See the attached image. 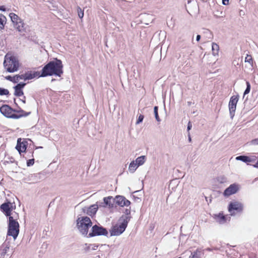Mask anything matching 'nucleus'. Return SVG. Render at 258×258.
<instances>
[{"instance_id": "nucleus-1", "label": "nucleus", "mask_w": 258, "mask_h": 258, "mask_svg": "<svg viewBox=\"0 0 258 258\" xmlns=\"http://www.w3.org/2000/svg\"><path fill=\"white\" fill-rule=\"evenodd\" d=\"M62 68V61L60 59L55 58L44 66L39 77H45L53 75L60 77L63 74Z\"/></svg>"}, {"instance_id": "nucleus-2", "label": "nucleus", "mask_w": 258, "mask_h": 258, "mask_svg": "<svg viewBox=\"0 0 258 258\" xmlns=\"http://www.w3.org/2000/svg\"><path fill=\"white\" fill-rule=\"evenodd\" d=\"M0 112L6 117L18 119L22 117L29 115L31 112H26L23 110H16L13 109L8 105H3L0 107Z\"/></svg>"}, {"instance_id": "nucleus-3", "label": "nucleus", "mask_w": 258, "mask_h": 258, "mask_svg": "<svg viewBox=\"0 0 258 258\" xmlns=\"http://www.w3.org/2000/svg\"><path fill=\"white\" fill-rule=\"evenodd\" d=\"M130 217L128 216H122L120 220H122L121 223L113 225L110 230V236H118L122 234L125 230Z\"/></svg>"}, {"instance_id": "nucleus-4", "label": "nucleus", "mask_w": 258, "mask_h": 258, "mask_svg": "<svg viewBox=\"0 0 258 258\" xmlns=\"http://www.w3.org/2000/svg\"><path fill=\"white\" fill-rule=\"evenodd\" d=\"M4 66L7 72L13 73L18 70L19 62L14 56L7 54L5 57Z\"/></svg>"}, {"instance_id": "nucleus-5", "label": "nucleus", "mask_w": 258, "mask_h": 258, "mask_svg": "<svg viewBox=\"0 0 258 258\" xmlns=\"http://www.w3.org/2000/svg\"><path fill=\"white\" fill-rule=\"evenodd\" d=\"M77 222V227L80 233L83 235L87 236L88 229L92 225L90 218L88 217L78 218Z\"/></svg>"}, {"instance_id": "nucleus-6", "label": "nucleus", "mask_w": 258, "mask_h": 258, "mask_svg": "<svg viewBox=\"0 0 258 258\" xmlns=\"http://www.w3.org/2000/svg\"><path fill=\"white\" fill-rule=\"evenodd\" d=\"M19 233V224L13 216L9 218L8 235L12 236L15 240Z\"/></svg>"}, {"instance_id": "nucleus-7", "label": "nucleus", "mask_w": 258, "mask_h": 258, "mask_svg": "<svg viewBox=\"0 0 258 258\" xmlns=\"http://www.w3.org/2000/svg\"><path fill=\"white\" fill-rule=\"evenodd\" d=\"M108 233V231L106 228L102 226H99L97 225H95L92 227V231L89 233L87 237H91L99 235L107 236Z\"/></svg>"}, {"instance_id": "nucleus-8", "label": "nucleus", "mask_w": 258, "mask_h": 258, "mask_svg": "<svg viewBox=\"0 0 258 258\" xmlns=\"http://www.w3.org/2000/svg\"><path fill=\"white\" fill-rule=\"evenodd\" d=\"M238 99V95H234L230 98V101L229 102V110L231 119H233V117L234 116L236 105Z\"/></svg>"}, {"instance_id": "nucleus-9", "label": "nucleus", "mask_w": 258, "mask_h": 258, "mask_svg": "<svg viewBox=\"0 0 258 258\" xmlns=\"http://www.w3.org/2000/svg\"><path fill=\"white\" fill-rule=\"evenodd\" d=\"M243 205L237 201L231 202L228 207V210L229 212H230L231 215H233L235 214L233 211H236L237 213L242 212L243 210Z\"/></svg>"}, {"instance_id": "nucleus-10", "label": "nucleus", "mask_w": 258, "mask_h": 258, "mask_svg": "<svg viewBox=\"0 0 258 258\" xmlns=\"http://www.w3.org/2000/svg\"><path fill=\"white\" fill-rule=\"evenodd\" d=\"M115 203V198L111 196L105 197L103 199V202L99 204L100 207H108L109 208H113Z\"/></svg>"}, {"instance_id": "nucleus-11", "label": "nucleus", "mask_w": 258, "mask_h": 258, "mask_svg": "<svg viewBox=\"0 0 258 258\" xmlns=\"http://www.w3.org/2000/svg\"><path fill=\"white\" fill-rule=\"evenodd\" d=\"M1 211L5 214L7 217L11 216V212L13 210L12 203L10 202L4 203L0 206Z\"/></svg>"}, {"instance_id": "nucleus-12", "label": "nucleus", "mask_w": 258, "mask_h": 258, "mask_svg": "<svg viewBox=\"0 0 258 258\" xmlns=\"http://www.w3.org/2000/svg\"><path fill=\"white\" fill-rule=\"evenodd\" d=\"M115 203L120 207H128L131 202L122 196H116L115 198Z\"/></svg>"}, {"instance_id": "nucleus-13", "label": "nucleus", "mask_w": 258, "mask_h": 258, "mask_svg": "<svg viewBox=\"0 0 258 258\" xmlns=\"http://www.w3.org/2000/svg\"><path fill=\"white\" fill-rule=\"evenodd\" d=\"M236 160L241 161L247 164H250V163H255L257 160V157L255 156H247L240 155L236 157Z\"/></svg>"}, {"instance_id": "nucleus-14", "label": "nucleus", "mask_w": 258, "mask_h": 258, "mask_svg": "<svg viewBox=\"0 0 258 258\" xmlns=\"http://www.w3.org/2000/svg\"><path fill=\"white\" fill-rule=\"evenodd\" d=\"M238 186L235 184H231L228 188H227L224 192L225 196H229L234 194L238 190Z\"/></svg>"}, {"instance_id": "nucleus-15", "label": "nucleus", "mask_w": 258, "mask_h": 258, "mask_svg": "<svg viewBox=\"0 0 258 258\" xmlns=\"http://www.w3.org/2000/svg\"><path fill=\"white\" fill-rule=\"evenodd\" d=\"M21 139L19 138L18 139L17 144L16 147V149L20 153L25 152L27 146V142L26 141H24L21 142Z\"/></svg>"}, {"instance_id": "nucleus-16", "label": "nucleus", "mask_w": 258, "mask_h": 258, "mask_svg": "<svg viewBox=\"0 0 258 258\" xmlns=\"http://www.w3.org/2000/svg\"><path fill=\"white\" fill-rule=\"evenodd\" d=\"M10 249L9 243L4 242L0 246V258H5V256Z\"/></svg>"}, {"instance_id": "nucleus-17", "label": "nucleus", "mask_w": 258, "mask_h": 258, "mask_svg": "<svg viewBox=\"0 0 258 258\" xmlns=\"http://www.w3.org/2000/svg\"><path fill=\"white\" fill-rule=\"evenodd\" d=\"M15 28L21 33L25 32V28L24 27V23L22 19L18 21L15 24H14Z\"/></svg>"}, {"instance_id": "nucleus-18", "label": "nucleus", "mask_w": 258, "mask_h": 258, "mask_svg": "<svg viewBox=\"0 0 258 258\" xmlns=\"http://www.w3.org/2000/svg\"><path fill=\"white\" fill-rule=\"evenodd\" d=\"M40 73L39 72H28L25 73V81L31 80L35 77H40Z\"/></svg>"}, {"instance_id": "nucleus-19", "label": "nucleus", "mask_w": 258, "mask_h": 258, "mask_svg": "<svg viewBox=\"0 0 258 258\" xmlns=\"http://www.w3.org/2000/svg\"><path fill=\"white\" fill-rule=\"evenodd\" d=\"M99 205H93L90 206L87 210V214L90 216L94 215L97 212Z\"/></svg>"}, {"instance_id": "nucleus-20", "label": "nucleus", "mask_w": 258, "mask_h": 258, "mask_svg": "<svg viewBox=\"0 0 258 258\" xmlns=\"http://www.w3.org/2000/svg\"><path fill=\"white\" fill-rule=\"evenodd\" d=\"M138 167L139 166L135 163V161H133L130 163L128 170L131 173H133Z\"/></svg>"}, {"instance_id": "nucleus-21", "label": "nucleus", "mask_w": 258, "mask_h": 258, "mask_svg": "<svg viewBox=\"0 0 258 258\" xmlns=\"http://www.w3.org/2000/svg\"><path fill=\"white\" fill-rule=\"evenodd\" d=\"M212 53H213V55H214V56L218 55L219 51V46L217 44L214 43V42L212 43Z\"/></svg>"}, {"instance_id": "nucleus-22", "label": "nucleus", "mask_w": 258, "mask_h": 258, "mask_svg": "<svg viewBox=\"0 0 258 258\" xmlns=\"http://www.w3.org/2000/svg\"><path fill=\"white\" fill-rule=\"evenodd\" d=\"M146 160V157L145 156H141L139 157H138L135 161V163H137V164L140 166L141 165H142L144 164Z\"/></svg>"}, {"instance_id": "nucleus-23", "label": "nucleus", "mask_w": 258, "mask_h": 258, "mask_svg": "<svg viewBox=\"0 0 258 258\" xmlns=\"http://www.w3.org/2000/svg\"><path fill=\"white\" fill-rule=\"evenodd\" d=\"M9 16L14 24L21 19L18 15L13 13H10Z\"/></svg>"}, {"instance_id": "nucleus-24", "label": "nucleus", "mask_w": 258, "mask_h": 258, "mask_svg": "<svg viewBox=\"0 0 258 258\" xmlns=\"http://www.w3.org/2000/svg\"><path fill=\"white\" fill-rule=\"evenodd\" d=\"M6 23V18L3 15H0V30L4 28Z\"/></svg>"}, {"instance_id": "nucleus-25", "label": "nucleus", "mask_w": 258, "mask_h": 258, "mask_svg": "<svg viewBox=\"0 0 258 258\" xmlns=\"http://www.w3.org/2000/svg\"><path fill=\"white\" fill-rule=\"evenodd\" d=\"M245 62L248 63L250 67H253V60L250 55H247L245 58Z\"/></svg>"}, {"instance_id": "nucleus-26", "label": "nucleus", "mask_w": 258, "mask_h": 258, "mask_svg": "<svg viewBox=\"0 0 258 258\" xmlns=\"http://www.w3.org/2000/svg\"><path fill=\"white\" fill-rule=\"evenodd\" d=\"M191 254L194 258H200L201 255V251L199 249H197L194 253L191 252Z\"/></svg>"}, {"instance_id": "nucleus-27", "label": "nucleus", "mask_w": 258, "mask_h": 258, "mask_svg": "<svg viewBox=\"0 0 258 258\" xmlns=\"http://www.w3.org/2000/svg\"><path fill=\"white\" fill-rule=\"evenodd\" d=\"M158 106H155L154 107V112L155 118L157 121H160V119L159 115H158Z\"/></svg>"}, {"instance_id": "nucleus-28", "label": "nucleus", "mask_w": 258, "mask_h": 258, "mask_svg": "<svg viewBox=\"0 0 258 258\" xmlns=\"http://www.w3.org/2000/svg\"><path fill=\"white\" fill-rule=\"evenodd\" d=\"M77 13H78V15L80 18L82 19L83 18L84 11L82 10V9L79 7H77Z\"/></svg>"}, {"instance_id": "nucleus-29", "label": "nucleus", "mask_w": 258, "mask_h": 258, "mask_svg": "<svg viewBox=\"0 0 258 258\" xmlns=\"http://www.w3.org/2000/svg\"><path fill=\"white\" fill-rule=\"evenodd\" d=\"M15 93L14 95L17 96H21L23 95L24 93L21 89H17V88H14Z\"/></svg>"}, {"instance_id": "nucleus-30", "label": "nucleus", "mask_w": 258, "mask_h": 258, "mask_svg": "<svg viewBox=\"0 0 258 258\" xmlns=\"http://www.w3.org/2000/svg\"><path fill=\"white\" fill-rule=\"evenodd\" d=\"M246 88L244 92V96L248 94L250 90V84L249 82H246Z\"/></svg>"}, {"instance_id": "nucleus-31", "label": "nucleus", "mask_w": 258, "mask_h": 258, "mask_svg": "<svg viewBox=\"0 0 258 258\" xmlns=\"http://www.w3.org/2000/svg\"><path fill=\"white\" fill-rule=\"evenodd\" d=\"M9 91L8 89L0 88V95H8Z\"/></svg>"}, {"instance_id": "nucleus-32", "label": "nucleus", "mask_w": 258, "mask_h": 258, "mask_svg": "<svg viewBox=\"0 0 258 258\" xmlns=\"http://www.w3.org/2000/svg\"><path fill=\"white\" fill-rule=\"evenodd\" d=\"M26 85L25 83H20L18 84L16 86H15L14 88H17V89H22Z\"/></svg>"}, {"instance_id": "nucleus-33", "label": "nucleus", "mask_w": 258, "mask_h": 258, "mask_svg": "<svg viewBox=\"0 0 258 258\" xmlns=\"http://www.w3.org/2000/svg\"><path fill=\"white\" fill-rule=\"evenodd\" d=\"M144 116L142 114H140L138 117V119L136 122V124H138L140 123L141 122H142L144 119Z\"/></svg>"}, {"instance_id": "nucleus-34", "label": "nucleus", "mask_w": 258, "mask_h": 258, "mask_svg": "<svg viewBox=\"0 0 258 258\" xmlns=\"http://www.w3.org/2000/svg\"><path fill=\"white\" fill-rule=\"evenodd\" d=\"M98 247V245H96V244H90L88 246L87 248H88V249L96 250V249H97Z\"/></svg>"}, {"instance_id": "nucleus-35", "label": "nucleus", "mask_w": 258, "mask_h": 258, "mask_svg": "<svg viewBox=\"0 0 258 258\" xmlns=\"http://www.w3.org/2000/svg\"><path fill=\"white\" fill-rule=\"evenodd\" d=\"M250 144L252 145H258V138L252 140L250 142Z\"/></svg>"}, {"instance_id": "nucleus-36", "label": "nucleus", "mask_w": 258, "mask_h": 258, "mask_svg": "<svg viewBox=\"0 0 258 258\" xmlns=\"http://www.w3.org/2000/svg\"><path fill=\"white\" fill-rule=\"evenodd\" d=\"M34 159H29L27 161V165L28 166H32L34 164Z\"/></svg>"}, {"instance_id": "nucleus-37", "label": "nucleus", "mask_w": 258, "mask_h": 258, "mask_svg": "<svg viewBox=\"0 0 258 258\" xmlns=\"http://www.w3.org/2000/svg\"><path fill=\"white\" fill-rule=\"evenodd\" d=\"M17 78H19V80H24V81H25V74H22L21 75H17Z\"/></svg>"}, {"instance_id": "nucleus-38", "label": "nucleus", "mask_w": 258, "mask_h": 258, "mask_svg": "<svg viewBox=\"0 0 258 258\" xmlns=\"http://www.w3.org/2000/svg\"><path fill=\"white\" fill-rule=\"evenodd\" d=\"M191 127H192V123L190 121H189L188 122L187 127V131L189 132V131L191 128Z\"/></svg>"}, {"instance_id": "nucleus-39", "label": "nucleus", "mask_w": 258, "mask_h": 258, "mask_svg": "<svg viewBox=\"0 0 258 258\" xmlns=\"http://www.w3.org/2000/svg\"><path fill=\"white\" fill-rule=\"evenodd\" d=\"M126 215H128L131 214V208L126 209L124 212Z\"/></svg>"}, {"instance_id": "nucleus-40", "label": "nucleus", "mask_w": 258, "mask_h": 258, "mask_svg": "<svg viewBox=\"0 0 258 258\" xmlns=\"http://www.w3.org/2000/svg\"><path fill=\"white\" fill-rule=\"evenodd\" d=\"M13 78L14 77H12L11 76H7L6 77V79L8 80H9L10 81H13Z\"/></svg>"}, {"instance_id": "nucleus-41", "label": "nucleus", "mask_w": 258, "mask_h": 258, "mask_svg": "<svg viewBox=\"0 0 258 258\" xmlns=\"http://www.w3.org/2000/svg\"><path fill=\"white\" fill-rule=\"evenodd\" d=\"M19 81V78H17V76L14 77L13 81L14 83H17Z\"/></svg>"}, {"instance_id": "nucleus-42", "label": "nucleus", "mask_w": 258, "mask_h": 258, "mask_svg": "<svg viewBox=\"0 0 258 258\" xmlns=\"http://www.w3.org/2000/svg\"><path fill=\"white\" fill-rule=\"evenodd\" d=\"M222 4L224 5H228L229 4V0H222Z\"/></svg>"}, {"instance_id": "nucleus-43", "label": "nucleus", "mask_w": 258, "mask_h": 258, "mask_svg": "<svg viewBox=\"0 0 258 258\" xmlns=\"http://www.w3.org/2000/svg\"><path fill=\"white\" fill-rule=\"evenodd\" d=\"M201 39V36L200 35H198L196 37V40L197 41H199Z\"/></svg>"}, {"instance_id": "nucleus-44", "label": "nucleus", "mask_w": 258, "mask_h": 258, "mask_svg": "<svg viewBox=\"0 0 258 258\" xmlns=\"http://www.w3.org/2000/svg\"><path fill=\"white\" fill-rule=\"evenodd\" d=\"M219 217H220L221 219H222V220H225V217L224 216H223V215L221 216L220 214H219Z\"/></svg>"}, {"instance_id": "nucleus-45", "label": "nucleus", "mask_w": 258, "mask_h": 258, "mask_svg": "<svg viewBox=\"0 0 258 258\" xmlns=\"http://www.w3.org/2000/svg\"><path fill=\"white\" fill-rule=\"evenodd\" d=\"M188 141L189 142H190L191 141V139L189 133H188Z\"/></svg>"}, {"instance_id": "nucleus-46", "label": "nucleus", "mask_w": 258, "mask_h": 258, "mask_svg": "<svg viewBox=\"0 0 258 258\" xmlns=\"http://www.w3.org/2000/svg\"><path fill=\"white\" fill-rule=\"evenodd\" d=\"M25 96H23V99H21V100L23 102V103H26V101H25Z\"/></svg>"}, {"instance_id": "nucleus-47", "label": "nucleus", "mask_w": 258, "mask_h": 258, "mask_svg": "<svg viewBox=\"0 0 258 258\" xmlns=\"http://www.w3.org/2000/svg\"><path fill=\"white\" fill-rule=\"evenodd\" d=\"M0 10L3 11H5V9L4 7V6H2V7H0Z\"/></svg>"}, {"instance_id": "nucleus-48", "label": "nucleus", "mask_w": 258, "mask_h": 258, "mask_svg": "<svg viewBox=\"0 0 258 258\" xmlns=\"http://www.w3.org/2000/svg\"><path fill=\"white\" fill-rule=\"evenodd\" d=\"M188 258H194V257H193V256H192V255H191V254H190V255L189 256V257H188Z\"/></svg>"}, {"instance_id": "nucleus-49", "label": "nucleus", "mask_w": 258, "mask_h": 258, "mask_svg": "<svg viewBox=\"0 0 258 258\" xmlns=\"http://www.w3.org/2000/svg\"><path fill=\"white\" fill-rule=\"evenodd\" d=\"M207 250H209V251L211 250V249L210 248H208Z\"/></svg>"}, {"instance_id": "nucleus-50", "label": "nucleus", "mask_w": 258, "mask_h": 258, "mask_svg": "<svg viewBox=\"0 0 258 258\" xmlns=\"http://www.w3.org/2000/svg\"><path fill=\"white\" fill-rule=\"evenodd\" d=\"M98 258H101L99 255L98 256Z\"/></svg>"}]
</instances>
